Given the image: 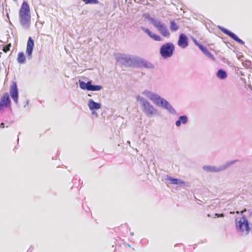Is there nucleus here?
<instances>
[{
    "instance_id": "nucleus-1",
    "label": "nucleus",
    "mask_w": 252,
    "mask_h": 252,
    "mask_svg": "<svg viewBox=\"0 0 252 252\" xmlns=\"http://www.w3.org/2000/svg\"><path fill=\"white\" fill-rule=\"evenodd\" d=\"M142 94L149 98L156 105L166 110L170 114L173 115L177 114L176 111L169 102L158 94L148 90L143 91Z\"/></svg>"
},
{
    "instance_id": "nucleus-2",
    "label": "nucleus",
    "mask_w": 252,
    "mask_h": 252,
    "mask_svg": "<svg viewBox=\"0 0 252 252\" xmlns=\"http://www.w3.org/2000/svg\"><path fill=\"white\" fill-rule=\"evenodd\" d=\"M19 22L22 27L28 30L31 25V12L30 6L28 2L24 1L19 12Z\"/></svg>"
},
{
    "instance_id": "nucleus-3",
    "label": "nucleus",
    "mask_w": 252,
    "mask_h": 252,
    "mask_svg": "<svg viewBox=\"0 0 252 252\" xmlns=\"http://www.w3.org/2000/svg\"><path fill=\"white\" fill-rule=\"evenodd\" d=\"M136 100L139 102L143 112L148 117H152L158 113V110L145 98L136 96Z\"/></svg>"
},
{
    "instance_id": "nucleus-4",
    "label": "nucleus",
    "mask_w": 252,
    "mask_h": 252,
    "mask_svg": "<svg viewBox=\"0 0 252 252\" xmlns=\"http://www.w3.org/2000/svg\"><path fill=\"white\" fill-rule=\"evenodd\" d=\"M237 161L238 160H231L218 166L204 165L202 167V169L207 173H218L225 170Z\"/></svg>"
},
{
    "instance_id": "nucleus-5",
    "label": "nucleus",
    "mask_w": 252,
    "mask_h": 252,
    "mask_svg": "<svg viewBox=\"0 0 252 252\" xmlns=\"http://www.w3.org/2000/svg\"><path fill=\"white\" fill-rule=\"evenodd\" d=\"M116 61L126 66H134L136 56L130 55L116 54L115 55Z\"/></svg>"
},
{
    "instance_id": "nucleus-6",
    "label": "nucleus",
    "mask_w": 252,
    "mask_h": 252,
    "mask_svg": "<svg viewBox=\"0 0 252 252\" xmlns=\"http://www.w3.org/2000/svg\"><path fill=\"white\" fill-rule=\"evenodd\" d=\"M175 51V45L172 42H166L162 44L159 49V54L164 59L171 57Z\"/></svg>"
},
{
    "instance_id": "nucleus-7",
    "label": "nucleus",
    "mask_w": 252,
    "mask_h": 252,
    "mask_svg": "<svg viewBox=\"0 0 252 252\" xmlns=\"http://www.w3.org/2000/svg\"><path fill=\"white\" fill-rule=\"evenodd\" d=\"M236 227L239 232L247 235L250 231L249 222L245 216H243L239 220H235Z\"/></svg>"
},
{
    "instance_id": "nucleus-8",
    "label": "nucleus",
    "mask_w": 252,
    "mask_h": 252,
    "mask_svg": "<svg viewBox=\"0 0 252 252\" xmlns=\"http://www.w3.org/2000/svg\"><path fill=\"white\" fill-rule=\"evenodd\" d=\"M152 24L158 30L159 33L165 37H169L170 34L166 25L158 19H152Z\"/></svg>"
},
{
    "instance_id": "nucleus-9",
    "label": "nucleus",
    "mask_w": 252,
    "mask_h": 252,
    "mask_svg": "<svg viewBox=\"0 0 252 252\" xmlns=\"http://www.w3.org/2000/svg\"><path fill=\"white\" fill-rule=\"evenodd\" d=\"M92 83L91 80L86 83L80 80H79V87L82 90L90 91H98L102 88L101 86L92 85Z\"/></svg>"
},
{
    "instance_id": "nucleus-10",
    "label": "nucleus",
    "mask_w": 252,
    "mask_h": 252,
    "mask_svg": "<svg viewBox=\"0 0 252 252\" xmlns=\"http://www.w3.org/2000/svg\"><path fill=\"white\" fill-rule=\"evenodd\" d=\"M134 66L151 69L154 68V65L152 63L138 57H135Z\"/></svg>"
},
{
    "instance_id": "nucleus-11",
    "label": "nucleus",
    "mask_w": 252,
    "mask_h": 252,
    "mask_svg": "<svg viewBox=\"0 0 252 252\" xmlns=\"http://www.w3.org/2000/svg\"><path fill=\"white\" fill-rule=\"evenodd\" d=\"M218 27L222 32H223L225 34L228 35L232 39H233L234 40L237 42L239 44L241 45H244L245 44L244 41H243L242 39H240L236 34H235L230 31L220 26H218Z\"/></svg>"
},
{
    "instance_id": "nucleus-12",
    "label": "nucleus",
    "mask_w": 252,
    "mask_h": 252,
    "mask_svg": "<svg viewBox=\"0 0 252 252\" xmlns=\"http://www.w3.org/2000/svg\"><path fill=\"white\" fill-rule=\"evenodd\" d=\"M10 96L13 101L17 103L19 98L18 90L16 82L13 81L10 86Z\"/></svg>"
},
{
    "instance_id": "nucleus-13",
    "label": "nucleus",
    "mask_w": 252,
    "mask_h": 252,
    "mask_svg": "<svg viewBox=\"0 0 252 252\" xmlns=\"http://www.w3.org/2000/svg\"><path fill=\"white\" fill-rule=\"evenodd\" d=\"M11 100L8 93H5L0 99V111L10 106Z\"/></svg>"
},
{
    "instance_id": "nucleus-14",
    "label": "nucleus",
    "mask_w": 252,
    "mask_h": 252,
    "mask_svg": "<svg viewBox=\"0 0 252 252\" xmlns=\"http://www.w3.org/2000/svg\"><path fill=\"white\" fill-rule=\"evenodd\" d=\"M177 44L182 49H185L188 46V38L185 34L181 33L179 35Z\"/></svg>"
},
{
    "instance_id": "nucleus-15",
    "label": "nucleus",
    "mask_w": 252,
    "mask_h": 252,
    "mask_svg": "<svg viewBox=\"0 0 252 252\" xmlns=\"http://www.w3.org/2000/svg\"><path fill=\"white\" fill-rule=\"evenodd\" d=\"M33 46L34 41L32 38L30 36L28 40L26 48V54L29 59H32Z\"/></svg>"
},
{
    "instance_id": "nucleus-16",
    "label": "nucleus",
    "mask_w": 252,
    "mask_h": 252,
    "mask_svg": "<svg viewBox=\"0 0 252 252\" xmlns=\"http://www.w3.org/2000/svg\"><path fill=\"white\" fill-rule=\"evenodd\" d=\"M140 29L154 40L158 41L162 40V38L159 35L153 33L148 29H147L144 27H141Z\"/></svg>"
},
{
    "instance_id": "nucleus-17",
    "label": "nucleus",
    "mask_w": 252,
    "mask_h": 252,
    "mask_svg": "<svg viewBox=\"0 0 252 252\" xmlns=\"http://www.w3.org/2000/svg\"><path fill=\"white\" fill-rule=\"evenodd\" d=\"M88 106L91 111H95L101 108V104L100 103L95 102L93 99H90L88 102Z\"/></svg>"
},
{
    "instance_id": "nucleus-18",
    "label": "nucleus",
    "mask_w": 252,
    "mask_h": 252,
    "mask_svg": "<svg viewBox=\"0 0 252 252\" xmlns=\"http://www.w3.org/2000/svg\"><path fill=\"white\" fill-rule=\"evenodd\" d=\"M189 119L187 115L180 116L178 119L175 122V125L177 127H180L181 125H186Z\"/></svg>"
},
{
    "instance_id": "nucleus-19",
    "label": "nucleus",
    "mask_w": 252,
    "mask_h": 252,
    "mask_svg": "<svg viewBox=\"0 0 252 252\" xmlns=\"http://www.w3.org/2000/svg\"><path fill=\"white\" fill-rule=\"evenodd\" d=\"M167 180L168 181H169L170 183L171 184L179 185L181 186H184L186 185V184L185 182L181 181L180 179L174 178L171 177H168Z\"/></svg>"
},
{
    "instance_id": "nucleus-20",
    "label": "nucleus",
    "mask_w": 252,
    "mask_h": 252,
    "mask_svg": "<svg viewBox=\"0 0 252 252\" xmlns=\"http://www.w3.org/2000/svg\"><path fill=\"white\" fill-rule=\"evenodd\" d=\"M216 75L219 79L223 80L227 77V74L226 72L222 69H220L218 70Z\"/></svg>"
},
{
    "instance_id": "nucleus-21",
    "label": "nucleus",
    "mask_w": 252,
    "mask_h": 252,
    "mask_svg": "<svg viewBox=\"0 0 252 252\" xmlns=\"http://www.w3.org/2000/svg\"><path fill=\"white\" fill-rule=\"evenodd\" d=\"M179 28V26L175 22V21L172 20L170 22V30L172 32H176L178 30Z\"/></svg>"
},
{
    "instance_id": "nucleus-22",
    "label": "nucleus",
    "mask_w": 252,
    "mask_h": 252,
    "mask_svg": "<svg viewBox=\"0 0 252 252\" xmlns=\"http://www.w3.org/2000/svg\"><path fill=\"white\" fill-rule=\"evenodd\" d=\"M17 61L19 63H24L26 62V58L23 52H21L18 53Z\"/></svg>"
},
{
    "instance_id": "nucleus-23",
    "label": "nucleus",
    "mask_w": 252,
    "mask_h": 252,
    "mask_svg": "<svg viewBox=\"0 0 252 252\" xmlns=\"http://www.w3.org/2000/svg\"><path fill=\"white\" fill-rule=\"evenodd\" d=\"M203 53L209 58L211 59L213 61H215L214 55L209 52L207 49L203 52Z\"/></svg>"
},
{
    "instance_id": "nucleus-24",
    "label": "nucleus",
    "mask_w": 252,
    "mask_h": 252,
    "mask_svg": "<svg viewBox=\"0 0 252 252\" xmlns=\"http://www.w3.org/2000/svg\"><path fill=\"white\" fill-rule=\"evenodd\" d=\"M86 4H97L98 0H82Z\"/></svg>"
},
{
    "instance_id": "nucleus-25",
    "label": "nucleus",
    "mask_w": 252,
    "mask_h": 252,
    "mask_svg": "<svg viewBox=\"0 0 252 252\" xmlns=\"http://www.w3.org/2000/svg\"><path fill=\"white\" fill-rule=\"evenodd\" d=\"M197 46L200 49V50L203 53L207 49V48L205 47H204L203 45H202V44H200L199 43L197 45Z\"/></svg>"
},
{
    "instance_id": "nucleus-26",
    "label": "nucleus",
    "mask_w": 252,
    "mask_h": 252,
    "mask_svg": "<svg viewBox=\"0 0 252 252\" xmlns=\"http://www.w3.org/2000/svg\"><path fill=\"white\" fill-rule=\"evenodd\" d=\"M197 46L200 49V50L203 53L207 49V48L205 47H204L203 45H202V44H200L199 43L197 45Z\"/></svg>"
},
{
    "instance_id": "nucleus-27",
    "label": "nucleus",
    "mask_w": 252,
    "mask_h": 252,
    "mask_svg": "<svg viewBox=\"0 0 252 252\" xmlns=\"http://www.w3.org/2000/svg\"><path fill=\"white\" fill-rule=\"evenodd\" d=\"M197 46L200 49V50L203 53L207 49V48L205 47H204L203 45H202V44H200L199 43L197 45Z\"/></svg>"
},
{
    "instance_id": "nucleus-28",
    "label": "nucleus",
    "mask_w": 252,
    "mask_h": 252,
    "mask_svg": "<svg viewBox=\"0 0 252 252\" xmlns=\"http://www.w3.org/2000/svg\"><path fill=\"white\" fill-rule=\"evenodd\" d=\"M197 46L200 49V50L203 53L207 49V48L205 47H204L203 45H202V44H200L199 43L197 45Z\"/></svg>"
},
{
    "instance_id": "nucleus-29",
    "label": "nucleus",
    "mask_w": 252,
    "mask_h": 252,
    "mask_svg": "<svg viewBox=\"0 0 252 252\" xmlns=\"http://www.w3.org/2000/svg\"><path fill=\"white\" fill-rule=\"evenodd\" d=\"M145 18L149 20L150 21L151 24H152V20L151 19H155L154 18L151 17L149 14L145 15Z\"/></svg>"
},
{
    "instance_id": "nucleus-30",
    "label": "nucleus",
    "mask_w": 252,
    "mask_h": 252,
    "mask_svg": "<svg viewBox=\"0 0 252 252\" xmlns=\"http://www.w3.org/2000/svg\"><path fill=\"white\" fill-rule=\"evenodd\" d=\"M224 217V214H218V213H216L215 214V217L214 218H219V217Z\"/></svg>"
},
{
    "instance_id": "nucleus-31",
    "label": "nucleus",
    "mask_w": 252,
    "mask_h": 252,
    "mask_svg": "<svg viewBox=\"0 0 252 252\" xmlns=\"http://www.w3.org/2000/svg\"><path fill=\"white\" fill-rule=\"evenodd\" d=\"M192 40L196 46L198 44L199 42L197 41V40L195 38H193Z\"/></svg>"
},
{
    "instance_id": "nucleus-32",
    "label": "nucleus",
    "mask_w": 252,
    "mask_h": 252,
    "mask_svg": "<svg viewBox=\"0 0 252 252\" xmlns=\"http://www.w3.org/2000/svg\"><path fill=\"white\" fill-rule=\"evenodd\" d=\"M9 50V47H8L7 46L4 47L3 48V51L4 52H7Z\"/></svg>"
},
{
    "instance_id": "nucleus-33",
    "label": "nucleus",
    "mask_w": 252,
    "mask_h": 252,
    "mask_svg": "<svg viewBox=\"0 0 252 252\" xmlns=\"http://www.w3.org/2000/svg\"><path fill=\"white\" fill-rule=\"evenodd\" d=\"M6 17H7V18L8 19V20L9 23L11 24V22L10 21L9 16V14H8V12L6 13Z\"/></svg>"
},
{
    "instance_id": "nucleus-34",
    "label": "nucleus",
    "mask_w": 252,
    "mask_h": 252,
    "mask_svg": "<svg viewBox=\"0 0 252 252\" xmlns=\"http://www.w3.org/2000/svg\"><path fill=\"white\" fill-rule=\"evenodd\" d=\"M92 111V115H95L96 117H97V114L96 112H95V111Z\"/></svg>"
},
{
    "instance_id": "nucleus-35",
    "label": "nucleus",
    "mask_w": 252,
    "mask_h": 252,
    "mask_svg": "<svg viewBox=\"0 0 252 252\" xmlns=\"http://www.w3.org/2000/svg\"><path fill=\"white\" fill-rule=\"evenodd\" d=\"M0 126L1 128H4V123H3V122L1 123L0 124Z\"/></svg>"
},
{
    "instance_id": "nucleus-36",
    "label": "nucleus",
    "mask_w": 252,
    "mask_h": 252,
    "mask_svg": "<svg viewBox=\"0 0 252 252\" xmlns=\"http://www.w3.org/2000/svg\"><path fill=\"white\" fill-rule=\"evenodd\" d=\"M29 101H27L26 104L24 105V107L25 108L27 105L29 104Z\"/></svg>"
},
{
    "instance_id": "nucleus-37",
    "label": "nucleus",
    "mask_w": 252,
    "mask_h": 252,
    "mask_svg": "<svg viewBox=\"0 0 252 252\" xmlns=\"http://www.w3.org/2000/svg\"><path fill=\"white\" fill-rule=\"evenodd\" d=\"M246 211V210H242L241 212V215H242Z\"/></svg>"
},
{
    "instance_id": "nucleus-38",
    "label": "nucleus",
    "mask_w": 252,
    "mask_h": 252,
    "mask_svg": "<svg viewBox=\"0 0 252 252\" xmlns=\"http://www.w3.org/2000/svg\"><path fill=\"white\" fill-rule=\"evenodd\" d=\"M130 234L131 236H132L134 235V233L133 232H131Z\"/></svg>"
},
{
    "instance_id": "nucleus-39",
    "label": "nucleus",
    "mask_w": 252,
    "mask_h": 252,
    "mask_svg": "<svg viewBox=\"0 0 252 252\" xmlns=\"http://www.w3.org/2000/svg\"><path fill=\"white\" fill-rule=\"evenodd\" d=\"M127 143L128 144H130V141H127Z\"/></svg>"
},
{
    "instance_id": "nucleus-40",
    "label": "nucleus",
    "mask_w": 252,
    "mask_h": 252,
    "mask_svg": "<svg viewBox=\"0 0 252 252\" xmlns=\"http://www.w3.org/2000/svg\"><path fill=\"white\" fill-rule=\"evenodd\" d=\"M7 46V47H9V48H10V47L11 46V45H10V44H9V45H8V46Z\"/></svg>"
},
{
    "instance_id": "nucleus-41",
    "label": "nucleus",
    "mask_w": 252,
    "mask_h": 252,
    "mask_svg": "<svg viewBox=\"0 0 252 252\" xmlns=\"http://www.w3.org/2000/svg\"><path fill=\"white\" fill-rule=\"evenodd\" d=\"M236 213L237 214H239V212L238 211H236Z\"/></svg>"
},
{
    "instance_id": "nucleus-42",
    "label": "nucleus",
    "mask_w": 252,
    "mask_h": 252,
    "mask_svg": "<svg viewBox=\"0 0 252 252\" xmlns=\"http://www.w3.org/2000/svg\"><path fill=\"white\" fill-rule=\"evenodd\" d=\"M127 245H128V246L129 247H130V246L129 244H127Z\"/></svg>"
}]
</instances>
